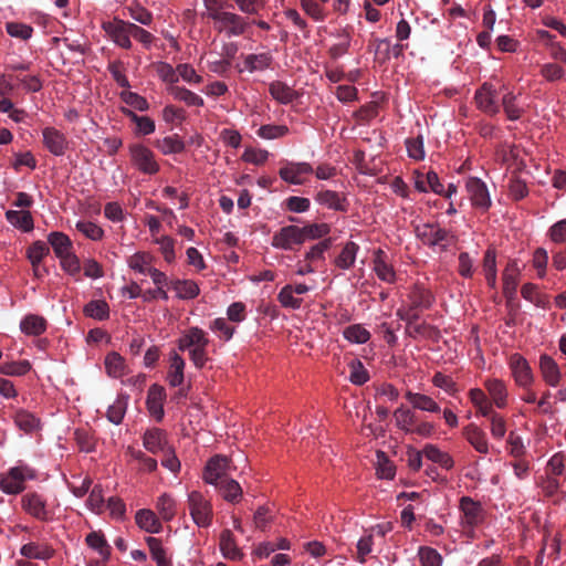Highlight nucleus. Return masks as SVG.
<instances>
[{"mask_svg":"<svg viewBox=\"0 0 566 566\" xmlns=\"http://www.w3.org/2000/svg\"><path fill=\"white\" fill-rule=\"evenodd\" d=\"M209 344L208 333L198 326L182 331L177 339L178 349L188 353L190 361L197 369H203L211 360L208 352Z\"/></svg>","mask_w":566,"mask_h":566,"instance_id":"nucleus-1","label":"nucleus"},{"mask_svg":"<svg viewBox=\"0 0 566 566\" xmlns=\"http://www.w3.org/2000/svg\"><path fill=\"white\" fill-rule=\"evenodd\" d=\"M35 478L36 471L20 461L6 473L0 474V490L9 495L19 494L25 489V482Z\"/></svg>","mask_w":566,"mask_h":566,"instance_id":"nucleus-2","label":"nucleus"},{"mask_svg":"<svg viewBox=\"0 0 566 566\" xmlns=\"http://www.w3.org/2000/svg\"><path fill=\"white\" fill-rule=\"evenodd\" d=\"M417 238L434 251L443 252L454 241V235L447 229L434 223H423L416 227Z\"/></svg>","mask_w":566,"mask_h":566,"instance_id":"nucleus-3","label":"nucleus"},{"mask_svg":"<svg viewBox=\"0 0 566 566\" xmlns=\"http://www.w3.org/2000/svg\"><path fill=\"white\" fill-rule=\"evenodd\" d=\"M187 503L192 522L200 528H208L213 518L211 501L201 492L191 491L188 493Z\"/></svg>","mask_w":566,"mask_h":566,"instance_id":"nucleus-4","label":"nucleus"},{"mask_svg":"<svg viewBox=\"0 0 566 566\" xmlns=\"http://www.w3.org/2000/svg\"><path fill=\"white\" fill-rule=\"evenodd\" d=\"M459 510L461 512V527L465 534L473 536L475 527L484 521V510L481 503L470 496H462L460 499Z\"/></svg>","mask_w":566,"mask_h":566,"instance_id":"nucleus-5","label":"nucleus"},{"mask_svg":"<svg viewBox=\"0 0 566 566\" xmlns=\"http://www.w3.org/2000/svg\"><path fill=\"white\" fill-rule=\"evenodd\" d=\"M21 507L27 514L41 522H51L55 516V510L38 492L25 493L21 497Z\"/></svg>","mask_w":566,"mask_h":566,"instance_id":"nucleus-6","label":"nucleus"},{"mask_svg":"<svg viewBox=\"0 0 566 566\" xmlns=\"http://www.w3.org/2000/svg\"><path fill=\"white\" fill-rule=\"evenodd\" d=\"M132 165L142 174L155 175L160 166L156 160L154 151L147 146L136 143L128 147Z\"/></svg>","mask_w":566,"mask_h":566,"instance_id":"nucleus-7","label":"nucleus"},{"mask_svg":"<svg viewBox=\"0 0 566 566\" xmlns=\"http://www.w3.org/2000/svg\"><path fill=\"white\" fill-rule=\"evenodd\" d=\"M214 28L224 32L228 38L240 36L245 33L249 23L245 19L231 11H222L213 17Z\"/></svg>","mask_w":566,"mask_h":566,"instance_id":"nucleus-8","label":"nucleus"},{"mask_svg":"<svg viewBox=\"0 0 566 566\" xmlns=\"http://www.w3.org/2000/svg\"><path fill=\"white\" fill-rule=\"evenodd\" d=\"M132 22L114 18L102 23V29L108 39L117 46L129 50L133 46L130 40Z\"/></svg>","mask_w":566,"mask_h":566,"instance_id":"nucleus-9","label":"nucleus"},{"mask_svg":"<svg viewBox=\"0 0 566 566\" xmlns=\"http://www.w3.org/2000/svg\"><path fill=\"white\" fill-rule=\"evenodd\" d=\"M230 471L229 459L223 455H214L207 462L202 479L206 483L216 486L229 478Z\"/></svg>","mask_w":566,"mask_h":566,"instance_id":"nucleus-10","label":"nucleus"},{"mask_svg":"<svg viewBox=\"0 0 566 566\" xmlns=\"http://www.w3.org/2000/svg\"><path fill=\"white\" fill-rule=\"evenodd\" d=\"M509 366L512 377L518 387L524 389L530 388L535 378L528 361L520 354H513L510 357Z\"/></svg>","mask_w":566,"mask_h":566,"instance_id":"nucleus-11","label":"nucleus"},{"mask_svg":"<svg viewBox=\"0 0 566 566\" xmlns=\"http://www.w3.org/2000/svg\"><path fill=\"white\" fill-rule=\"evenodd\" d=\"M272 247L280 250L290 251L294 247L303 244L301 228L297 226H286L281 228L272 237Z\"/></svg>","mask_w":566,"mask_h":566,"instance_id":"nucleus-12","label":"nucleus"},{"mask_svg":"<svg viewBox=\"0 0 566 566\" xmlns=\"http://www.w3.org/2000/svg\"><path fill=\"white\" fill-rule=\"evenodd\" d=\"M497 97V90L493 84L488 82L478 88L474 95L478 108L492 116L500 112Z\"/></svg>","mask_w":566,"mask_h":566,"instance_id":"nucleus-13","label":"nucleus"},{"mask_svg":"<svg viewBox=\"0 0 566 566\" xmlns=\"http://www.w3.org/2000/svg\"><path fill=\"white\" fill-rule=\"evenodd\" d=\"M465 188L474 208L486 211L491 206V197L486 185L476 177L468 178Z\"/></svg>","mask_w":566,"mask_h":566,"instance_id":"nucleus-14","label":"nucleus"},{"mask_svg":"<svg viewBox=\"0 0 566 566\" xmlns=\"http://www.w3.org/2000/svg\"><path fill=\"white\" fill-rule=\"evenodd\" d=\"M314 171L311 164L305 161H289L280 168L279 175L282 180L291 185H303L305 176Z\"/></svg>","mask_w":566,"mask_h":566,"instance_id":"nucleus-15","label":"nucleus"},{"mask_svg":"<svg viewBox=\"0 0 566 566\" xmlns=\"http://www.w3.org/2000/svg\"><path fill=\"white\" fill-rule=\"evenodd\" d=\"M373 271L381 282L394 284L397 281L396 271L388 255L381 249H377L373 253Z\"/></svg>","mask_w":566,"mask_h":566,"instance_id":"nucleus-16","label":"nucleus"},{"mask_svg":"<svg viewBox=\"0 0 566 566\" xmlns=\"http://www.w3.org/2000/svg\"><path fill=\"white\" fill-rule=\"evenodd\" d=\"M43 144L54 156H63L69 147L66 136L54 127H45L42 130Z\"/></svg>","mask_w":566,"mask_h":566,"instance_id":"nucleus-17","label":"nucleus"},{"mask_svg":"<svg viewBox=\"0 0 566 566\" xmlns=\"http://www.w3.org/2000/svg\"><path fill=\"white\" fill-rule=\"evenodd\" d=\"M521 270L516 261H510L502 273L503 294L507 301L516 297Z\"/></svg>","mask_w":566,"mask_h":566,"instance_id":"nucleus-18","label":"nucleus"},{"mask_svg":"<svg viewBox=\"0 0 566 566\" xmlns=\"http://www.w3.org/2000/svg\"><path fill=\"white\" fill-rule=\"evenodd\" d=\"M463 437L472 446V448L482 454L490 452V443L486 433L475 423H469L463 428Z\"/></svg>","mask_w":566,"mask_h":566,"instance_id":"nucleus-19","label":"nucleus"},{"mask_svg":"<svg viewBox=\"0 0 566 566\" xmlns=\"http://www.w3.org/2000/svg\"><path fill=\"white\" fill-rule=\"evenodd\" d=\"M314 200L316 203L324 208L334 211H347L348 203L346 198L334 190L322 189L317 191V193L314 197Z\"/></svg>","mask_w":566,"mask_h":566,"instance_id":"nucleus-20","label":"nucleus"},{"mask_svg":"<svg viewBox=\"0 0 566 566\" xmlns=\"http://www.w3.org/2000/svg\"><path fill=\"white\" fill-rule=\"evenodd\" d=\"M12 419L15 427L27 434L34 433L41 429L40 418L27 409L18 408Z\"/></svg>","mask_w":566,"mask_h":566,"instance_id":"nucleus-21","label":"nucleus"},{"mask_svg":"<svg viewBox=\"0 0 566 566\" xmlns=\"http://www.w3.org/2000/svg\"><path fill=\"white\" fill-rule=\"evenodd\" d=\"M415 188L422 193L432 191L436 195L443 193V185L436 171L430 170L427 174L416 171L415 172Z\"/></svg>","mask_w":566,"mask_h":566,"instance_id":"nucleus-22","label":"nucleus"},{"mask_svg":"<svg viewBox=\"0 0 566 566\" xmlns=\"http://www.w3.org/2000/svg\"><path fill=\"white\" fill-rule=\"evenodd\" d=\"M143 446L153 454L161 453L170 447L167 441L165 431L158 428L147 430L144 433Z\"/></svg>","mask_w":566,"mask_h":566,"instance_id":"nucleus-23","label":"nucleus"},{"mask_svg":"<svg viewBox=\"0 0 566 566\" xmlns=\"http://www.w3.org/2000/svg\"><path fill=\"white\" fill-rule=\"evenodd\" d=\"M155 260L156 258L150 252L137 251L127 256L126 264L134 273L146 276L155 266Z\"/></svg>","mask_w":566,"mask_h":566,"instance_id":"nucleus-24","label":"nucleus"},{"mask_svg":"<svg viewBox=\"0 0 566 566\" xmlns=\"http://www.w3.org/2000/svg\"><path fill=\"white\" fill-rule=\"evenodd\" d=\"M185 368V359L177 352H171L169 355V367L167 373V381L171 387H179L184 384Z\"/></svg>","mask_w":566,"mask_h":566,"instance_id":"nucleus-25","label":"nucleus"},{"mask_svg":"<svg viewBox=\"0 0 566 566\" xmlns=\"http://www.w3.org/2000/svg\"><path fill=\"white\" fill-rule=\"evenodd\" d=\"M165 389L159 385H151L147 394V409L149 413L160 421L164 417Z\"/></svg>","mask_w":566,"mask_h":566,"instance_id":"nucleus-26","label":"nucleus"},{"mask_svg":"<svg viewBox=\"0 0 566 566\" xmlns=\"http://www.w3.org/2000/svg\"><path fill=\"white\" fill-rule=\"evenodd\" d=\"M155 507L160 520L164 522H170L177 515L178 504L172 494L165 492L157 497Z\"/></svg>","mask_w":566,"mask_h":566,"instance_id":"nucleus-27","label":"nucleus"},{"mask_svg":"<svg viewBox=\"0 0 566 566\" xmlns=\"http://www.w3.org/2000/svg\"><path fill=\"white\" fill-rule=\"evenodd\" d=\"M539 370L544 381L556 387L560 380V370L557 363L548 355L544 354L539 357Z\"/></svg>","mask_w":566,"mask_h":566,"instance_id":"nucleus-28","label":"nucleus"},{"mask_svg":"<svg viewBox=\"0 0 566 566\" xmlns=\"http://www.w3.org/2000/svg\"><path fill=\"white\" fill-rule=\"evenodd\" d=\"M273 56L270 52L247 54L243 59L244 71L250 73L265 71L271 67Z\"/></svg>","mask_w":566,"mask_h":566,"instance_id":"nucleus-29","label":"nucleus"},{"mask_svg":"<svg viewBox=\"0 0 566 566\" xmlns=\"http://www.w3.org/2000/svg\"><path fill=\"white\" fill-rule=\"evenodd\" d=\"M155 512L147 509H142L136 512V524L147 533L156 534L163 528L161 522Z\"/></svg>","mask_w":566,"mask_h":566,"instance_id":"nucleus-30","label":"nucleus"},{"mask_svg":"<svg viewBox=\"0 0 566 566\" xmlns=\"http://www.w3.org/2000/svg\"><path fill=\"white\" fill-rule=\"evenodd\" d=\"M484 386L492 402L500 409L507 405V389L503 380L497 378L486 379Z\"/></svg>","mask_w":566,"mask_h":566,"instance_id":"nucleus-31","label":"nucleus"},{"mask_svg":"<svg viewBox=\"0 0 566 566\" xmlns=\"http://www.w3.org/2000/svg\"><path fill=\"white\" fill-rule=\"evenodd\" d=\"M359 250L360 248L356 242L347 241L342 248L339 254L334 260L335 266L340 270H349L353 268Z\"/></svg>","mask_w":566,"mask_h":566,"instance_id":"nucleus-32","label":"nucleus"},{"mask_svg":"<svg viewBox=\"0 0 566 566\" xmlns=\"http://www.w3.org/2000/svg\"><path fill=\"white\" fill-rule=\"evenodd\" d=\"M220 551L222 556L227 559L238 560L241 559L243 554L235 543V538L230 530H223L220 534L219 541Z\"/></svg>","mask_w":566,"mask_h":566,"instance_id":"nucleus-33","label":"nucleus"},{"mask_svg":"<svg viewBox=\"0 0 566 566\" xmlns=\"http://www.w3.org/2000/svg\"><path fill=\"white\" fill-rule=\"evenodd\" d=\"M406 398L415 409L431 413L441 411L439 403L428 395L408 391Z\"/></svg>","mask_w":566,"mask_h":566,"instance_id":"nucleus-34","label":"nucleus"},{"mask_svg":"<svg viewBox=\"0 0 566 566\" xmlns=\"http://www.w3.org/2000/svg\"><path fill=\"white\" fill-rule=\"evenodd\" d=\"M6 219L12 227L23 232H30L34 228L32 214L28 210H8Z\"/></svg>","mask_w":566,"mask_h":566,"instance_id":"nucleus-35","label":"nucleus"},{"mask_svg":"<svg viewBox=\"0 0 566 566\" xmlns=\"http://www.w3.org/2000/svg\"><path fill=\"white\" fill-rule=\"evenodd\" d=\"M503 111L510 120H518L525 109L518 103V97L512 91H506L502 96Z\"/></svg>","mask_w":566,"mask_h":566,"instance_id":"nucleus-36","label":"nucleus"},{"mask_svg":"<svg viewBox=\"0 0 566 566\" xmlns=\"http://www.w3.org/2000/svg\"><path fill=\"white\" fill-rule=\"evenodd\" d=\"M123 114L128 117L136 125L135 134L148 136L156 129L155 122L148 116H139L129 108L123 107Z\"/></svg>","mask_w":566,"mask_h":566,"instance_id":"nucleus-37","label":"nucleus"},{"mask_svg":"<svg viewBox=\"0 0 566 566\" xmlns=\"http://www.w3.org/2000/svg\"><path fill=\"white\" fill-rule=\"evenodd\" d=\"M20 329L28 336H39L46 329V321L35 314H29L20 322Z\"/></svg>","mask_w":566,"mask_h":566,"instance_id":"nucleus-38","label":"nucleus"},{"mask_svg":"<svg viewBox=\"0 0 566 566\" xmlns=\"http://www.w3.org/2000/svg\"><path fill=\"white\" fill-rule=\"evenodd\" d=\"M396 427L405 433H411L413 426L417 421V415L411 409L400 406L394 413Z\"/></svg>","mask_w":566,"mask_h":566,"instance_id":"nucleus-39","label":"nucleus"},{"mask_svg":"<svg viewBox=\"0 0 566 566\" xmlns=\"http://www.w3.org/2000/svg\"><path fill=\"white\" fill-rule=\"evenodd\" d=\"M269 92L275 101L284 105L292 103L297 96L291 86L281 81L272 82L269 85Z\"/></svg>","mask_w":566,"mask_h":566,"instance_id":"nucleus-40","label":"nucleus"},{"mask_svg":"<svg viewBox=\"0 0 566 566\" xmlns=\"http://www.w3.org/2000/svg\"><path fill=\"white\" fill-rule=\"evenodd\" d=\"M48 243L52 247L56 258H60L73 249V243L69 235L60 231H52L48 234Z\"/></svg>","mask_w":566,"mask_h":566,"instance_id":"nucleus-41","label":"nucleus"},{"mask_svg":"<svg viewBox=\"0 0 566 566\" xmlns=\"http://www.w3.org/2000/svg\"><path fill=\"white\" fill-rule=\"evenodd\" d=\"M423 455L433 463L439 464L442 469L451 470L454 465L452 457L440 450L434 444H426L423 448Z\"/></svg>","mask_w":566,"mask_h":566,"instance_id":"nucleus-42","label":"nucleus"},{"mask_svg":"<svg viewBox=\"0 0 566 566\" xmlns=\"http://www.w3.org/2000/svg\"><path fill=\"white\" fill-rule=\"evenodd\" d=\"M104 364L107 375L112 378H120L127 374L125 359L116 352L107 354Z\"/></svg>","mask_w":566,"mask_h":566,"instance_id":"nucleus-43","label":"nucleus"},{"mask_svg":"<svg viewBox=\"0 0 566 566\" xmlns=\"http://www.w3.org/2000/svg\"><path fill=\"white\" fill-rule=\"evenodd\" d=\"M20 554L25 558L45 560L53 556L54 551L45 544L31 542L20 548Z\"/></svg>","mask_w":566,"mask_h":566,"instance_id":"nucleus-44","label":"nucleus"},{"mask_svg":"<svg viewBox=\"0 0 566 566\" xmlns=\"http://www.w3.org/2000/svg\"><path fill=\"white\" fill-rule=\"evenodd\" d=\"M216 488L227 502L237 503L242 497V489L233 479H224Z\"/></svg>","mask_w":566,"mask_h":566,"instance_id":"nucleus-45","label":"nucleus"},{"mask_svg":"<svg viewBox=\"0 0 566 566\" xmlns=\"http://www.w3.org/2000/svg\"><path fill=\"white\" fill-rule=\"evenodd\" d=\"M155 146L163 155H175L185 150V143L178 135L157 139Z\"/></svg>","mask_w":566,"mask_h":566,"instance_id":"nucleus-46","label":"nucleus"},{"mask_svg":"<svg viewBox=\"0 0 566 566\" xmlns=\"http://www.w3.org/2000/svg\"><path fill=\"white\" fill-rule=\"evenodd\" d=\"M169 94L177 101L184 102L188 106H203L205 102L201 96L191 92L190 90L184 86H171L169 90Z\"/></svg>","mask_w":566,"mask_h":566,"instance_id":"nucleus-47","label":"nucleus"},{"mask_svg":"<svg viewBox=\"0 0 566 566\" xmlns=\"http://www.w3.org/2000/svg\"><path fill=\"white\" fill-rule=\"evenodd\" d=\"M171 285L180 300L195 298L200 292L198 284L192 280H176Z\"/></svg>","mask_w":566,"mask_h":566,"instance_id":"nucleus-48","label":"nucleus"},{"mask_svg":"<svg viewBox=\"0 0 566 566\" xmlns=\"http://www.w3.org/2000/svg\"><path fill=\"white\" fill-rule=\"evenodd\" d=\"M146 542L149 547L151 558L156 562L157 566H171V560L159 538L149 536Z\"/></svg>","mask_w":566,"mask_h":566,"instance_id":"nucleus-49","label":"nucleus"},{"mask_svg":"<svg viewBox=\"0 0 566 566\" xmlns=\"http://www.w3.org/2000/svg\"><path fill=\"white\" fill-rule=\"evenodd\" d=\"M126 453L133 461H137L139 463V471L142 472L150 473L156 471L158 468L157 460L146 455L142 450L128 447Z\"/></svg>","mask_w":566,"mask_h":566,"instance_id":"nucleus-50","label":"nucleus"},{"mask_svg":"<svg viewBox=\"0 0 566 566\" xmlns=\"http://www.w3.org/2000/svg\"><path fill=\"white\" fill-rule=\"evenodd\" d=\"M343 336L352 344H365L370 339V332L361 324H352L344 328Z\"/></svg>","mask_w":566,"mask_h":566,"instance_id":"nucleus-51","label":"nucleus"},{"mask_svg":"<svg viewBox=\"0 0 566 566\" xmlns=\"http://www.w3.org/2000/svg\"><path fill=\"white\" fill-rule=\"evenodd\" d=\"M84 314L87 317L104 321L109 316V306L104 300H93L84 306Z\"/></svg>","mask_w":566,"mask_h":566,"instance_id":"nucleus-52","label":"nucleus"},{"mask_svg":"<svg viewBox=\"0 0 566 566\" xmlns=\"http://www.w3.org/2000/svg\"><path fill=\"white\" fill-rule=\"evenodd\" d=\"M31 363L27 359L19 361H6L0 364V374L4 376L21 377L31 370Z\"/></svg>","mask_w":566,"mask_h":566,"instance_id":"nucleus-53","label":"nucleus"},{"mask_svg":"<svg viewBox=\"0 0 566 566\" xmlns=\"http://www.w3.org/2000/svg\"><path fill=\"white\" fill-rule=\"evenodd\" d=\"M277 301L284 308L290 310H300L303 304L302 297L297 296L291 287V284L284 285L279 294H277Z\"/></svg>","mask_w":566,"mask_h":566,"instance_id":"nucleus-54","label":"nucleus"},{"mask_svg":"<svg viewBox=\"0 0 566 566\" xmlns=\"http://www.w3.org/2000/svg\"><path fill=\"white\" fill-rule=\"evenodd\" d=\"M75 229L85 238L92 241H101L104 238V230L95 222L88 220H78Z\"/></svg>","mask_w":566,"mask_h":566,"instance_id":"nucleus-55","label":"nucleus"},{"mask_svg":"<svg viewBox=\"0 0 566 566\" xmlns=\"http://www.w3.org/2000/svg\"><path fill=\"white\" fill-rule=\"evenodd\" d=\"M85 542L90 548L98 553L103 558H107L109 556V545L101 532H91L87 534Z\"/></svg>","mask_w":566,"mask_h":566,"instance_id":"nucleus-56","label":"nucleus"},{"mask_svg":"<svg viewBox=\"0 0 566 566\" xmlns=\"http://www.w3.org/2000/svg\"><path fill=\"white\" fill-rule=\"evenodd\" d=\"M349 376L348 379L352 384L361 386L369 380V373L363 363L355 358L348 363Z\"/></svg>","mask_w":566,"mask_h":566,"instance_id":"nucleus-57","label":"nucleus"},{"mask_svg":"<svg viewBox=\"0 0 566 566\" xmlns=\"http://www.w3.org/2000/svg\"><path fill=\"white\" fill-rule=\"evenodd\" d=\"M127 399L128 398L125 396H119L108 407L106 417L112 423H114V424L122 423L124 416L126 413V409H127Z\"/></svg>","mask_w":566,"mask_h":566,"instance_id":"nucleus-58","label":"nucleus"},{"mask_svg":"<svg viewBox=\"0 0 566 566\" xmlns=\"http://www.w3.org/2000/svg\"><path fill=\"white\" fill-rule=\"evenodd\" d=\"M417 555L421 566H442L443 564V557L432 547L420 546Z\"/></svg>","mask_w":566,"mask_h":566,"instance_id":"nucleus-59","label":"nucleus"},{"mask_svg":"<svg viewBox=\"0 0 566 566\" xmlns=\"http://www.w3.org/2000/svg\"><path fill=\"white\" fill-rule=\"evenodd\" d=\"M18 87H21V75L13 72L0 74V95H11Z\"/></svg>","mask_w":566,"mask_h":566,"instance_id":"nucleus-60","label":"nucleus"},{"mask_svg":"<svg viewBox=\"0 0 566 566\" xmlns=\"http://www.w3.org/2000/svg\"><path fill=\"white\" fill-rule=\"evenodd\" d=\"M406 149L409 158L413 160H423L426 157L423 136L409 137L406 139Z\"/></svg>","mask_w":566,"mask_h":566,"instance_id":"nucleus-61","label":"nucleus"},{"mask_svg":"<svg viewBox=\"0 0 566 566\" xmlns=\"http://www.w3.org/2000/svg\"><path fill=\"white\" fill-rule=\"evenodd\" d=\"M290 129L286 125H262L256 135L265 140H273L277 138H282L289 134Z\"/></svg>","mask_w":566,"mask_h":566,"instance_id":"nucleus-62","label":"nucleus"},{"mask_svg":"<svg viewBox=\"0 0 566 566\" xmlns=\"http://www.w3.org/2000/svg\"><path fill=\"white\" fill-rule=\"evenodd\" d=\"M303 243L307 240H316L327 235L331 227L327 223H312L301 228Z\"/></svg>","mask_w":566,"mask_h":566,"instance_id":"nucleus-63","label":"nucleus"},{"mask_svg":"<svg viewBox=\"0 0 566 566\" xmlns=\"http://www.w3.org/2000/svg\"><path fill=\"white\" fill-rule=\"evenodd\" d=\"M50 248L43 241H35L28 249V259L32 266H39L42 260L49 254Z\"/></svg>","mask_w":566,"mask_h":566,"instance_id":"nucleus-64","label":"nucleus"}]
</instances>
